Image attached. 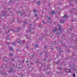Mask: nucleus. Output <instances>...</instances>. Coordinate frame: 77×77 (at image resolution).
<instances>
[{"instance_id":"11","label":"nucleus","mask_w":77,"mask_h":77,"mask_svg":"<svg viewBox=\"0 0 77 77\" xmlns=\"http://www.w3.org/2000/svg\"><path fill=\"white\" fill-rule=\"evenodd\" d=\"M75 74L74 73L73 75V77H75Z\"/></svg>"},{"instance_id":"31","label":"nucleus","mask_w":77,"mask_h":77,"mask_svg":"<svg viewBox=\"0 0 77 77\" xmlns=\"http://www.w3.org/2000/svg\"><path fill=\"white\" fill-rule=\"evenodd\" d=\"M22 15V14H21V15Z\"/></svg>"},{"instance_id":"10","label":"nucleus","mask_w":77,"mask_h":77,"mask_svg":"<svg viewBox=\"0 0 77 77\" xmlns=\"http://www.w3.org/2000/svg\"><path fill=\"white\" fill-rule=\"evenodd\" d=\"M35 47H38V45H36L35 46Z\"/></svg>"},{"instance_id":"27","label":"nucleus","mask_w":77,"mask_h":77,"mask_svg":"<svg viewBox=\"0 0 77 77\" xmlns=\"http://www.w3.org/2000/svg\"><path fill=\"white\" fill-rule=\"evenodd\" d=\"M43 23H44V21H43Z\"/></svg>"},{"instance_id":"5","label":"nucleus","mask_w":77,"mask_h":77,"mask_svg":"<svg viewBox=\"0 0 77 77\" xmlns=\"http://www.w3.org/2000/svg\"><path fill=\"white\" fill-rule=\"evenodd\" d=\"M10 51H13V50H14V49H13L12 48H11L10 49Z\"/></svg>"},{"instance_id":"13","label":"nucleus","mask_w":77,"mask_h":77,"mask_svg":"<svg viewBox=\"0 0 77 77\" xmlns=\"http://www.w3.org/2000/svg\"><path fill=\"white\" fill-rule=\"evenodd\" d=\"M60 29H61V27H60L59 29V30H60Z\"/></svg>"},{"instance_id":"16","label":"nucleus","mask_w":77,"mask_h":77,"mask_svg":"<svg viewBox=\"0 0 77 77\" xmlns=\"http://www.w3.org/2000/svg\"><path fill=\"white\" fill-rule=\"evenodd\" d=\"M35 17H36V16H37V14H35Z\"/></svg>"},{"instance_id":"21","label":"nucleus","mask_w":77,"mask_h":77,"mask_svg":"<svg viewBox=\"0 0 77 77\" xmlns=\"http://www.w3.org/2000/svg\"><path fill=\"white\" fill-rule=\"evenodd\" d=\"M31 25H29V26H31Z\"/></svg>"},{"instance_id":"6","label":"nucleus","mask_w":77,"mask_h":77,"mask_svg":"<svg viewBox=\"0 0 77 77\" xmlns=\"http://www.w3.org/2000/svg\"><path fill=\"white\" fill-rule=\"evenodd\" d=\"M54 29L55 30V31H53V32H56V30H57V28H54Z\"/></svg>"},{"instance_id":"25","label":"nucleus","mask_w":77,"mask_h":77,"mask_svg":"<svg viewBox=\"0 0 77 77\" xmlns=\"http://www.w3.org/2000/svg\"><path fill=\"white\" fill-rule=\"evenodd\" d=\"M27 48H29V47H27Z\"/></svg>"},{"instance_id":"3","label":"nucleus","mask_w":77,"mask_h":77,"mask_svg":"<svg viewBox=\"0 0 77 77\" xmlns=\"http://www.w3.org/2000/svg\"><path fill=\"white\" fill-rule=\"evenodd\" d=\"M40 3H41V2L38 1L37 2V5H40Z\"/></svg>"},{"instance_id":"23","label":"nucleus","mask_w":77,"mask_h":77,"mask_svg":"<svg viewBox=\"0 0 77 77\" xmlns=\"http://www.w3.org/2000/svg\"><path fill=\"white\" fill-rule=\"evenodd\" d=\"M24 61H23V62H24Z\"/></svg>"},{"instance_id":"28","label":"nucleus","mask_w":77,"mask_h":77,"mask_svg":"<svg viewBox=\"0 0 77 77\" xmlns=\"http://www.w3.org/2000/svg\"><path fill=\"white\" fill-rule=\"evenodd\" d=\"M19 43V44H20V43Z\"/></svg>"},{"instance_id":"20","label":"nucleus","mask_w":77,"mask_h":77,"mask_svg":"<svg viewBox=\"0 0 77 77\" xmlns=\"http://www.w3.org/2000/svg\"><path fill=\"white\" fill-rule=\"evenodd\" d=\"M12 69H10V71H12Z\"/></svg>"},{"instance_id":"1","label":"nucleus","mask_w":77,"mask_h":77,"mask_svg":"<svg viewBox=\"0 0 77 77\" xmlns=\"http://www.w3.org/2000/svg\"><path fill=\"white\" fill-rule=\"evenodd\" d=\"M65 21L64 20H60V23H63Z\"/></svg>"},{"instance_id":"7","label":"nucleus","mask_w":77,"mask_h":77,"mask_svg":"<svg viewBox=\"0 0 77 77\" xmlns=\"http://www.w3.org/2000/svg\"><path fill=\"white\" fill-rule=\"evenodd\" d=\"M9 55H10V56L11 57V56H13V54H9Z\"/></svg>"},{"instance_id":"24","label":"nucleus","mask_w":77,"mask_h":77,"mask_svg":"<svg viewBox=\"0 0 77 77\" xmlns=\"http://www.w3.org/2000/svg\"><path fill=\"white\" fill-rule=\"evenodd\" d=\"M26 63H27V61H26Z\"/></svg>"},{"instance_id":"15","label":"nucleus","mask_w":77,"mask_h":77,"mask_svg":"<svg viewBox=\"0 0 77 77\" xmlns=\"http://www.w3.org/2000/svg\"><path fill=\"white\" fill-rule=\"evenodd\" d=\"M14 59H12L11 60V61H13V60H14Z\"/></svg>"},{"instance_id":"29","label":"nucleus","mask_w":77,"mask_h":77,"mask_svg":"<svg viewBox=\"0 0 77 77\" xmlns=\"http://www.w3.org/2000/svg\"><path fill=\"white\" fill-rule=\"evenodd\" d=\"M8 32H9V31H8Z\"/></svg>"},{"instance_id":"17","label":"nucleus","mask_w":77,"mask_h":77,"mask_svg":"<svg viewBox=\"0 0 77 77\" xmlns=\"http://www.w3.org/2000/svg\"><path fill=\"white\" fill-rule=\"evenodd\" d=\"M62 69V68L60 67V68H59L60 69Z\"/></svg>"},{"instance_id":"8","label":"nucleus","mask_w":77,"mask_h":77,"mask_svg":"<svg viewBox=\"0 0 77 77\" xmlns=\"http://www.w3.org/2000/svg\"><path fill=\"white\" fill-rule=\"evenodd\" d=\"M33 12H35V13L36 12V11L35 10V9H34L33 10Z\"/></svg>"},{"instance_id":"18","label":"nucleus","mask_w":77,"mask_h":77,"mask_svg":"<svg viewBox=\"0 0 77 77\" xmlns=\"http://www.w3.org/2000/svg\"><path fill=\"white\" fill-rule=\"evenodd\" d=\"M69 72H71V70L70 69L69 70Z\"/></svg>"},{"instance_id":"9","label":"nucleus","mask_w":77,"mask_h":77,"mask_svg":"<svg viewBox=\"0 0 77 77\" xmlns=\"http://www.w3.org/2000/svg\"><path fill=\"white\" fill-rule=\"evenodd\" d=\"M29 29H30L31 30H33V28H31V27H29Z\"/></svg>"},{"instance_id":"4","label":"nucleus","mask_w":77,"mask_h":77,"mask_svg":"<svg viewBox=\"0 0 77 77\" xmlns=\"http://www.w3.org/2000/svg\"><path fill=\"white\" fill-rule=\"evenodd\" d=\"M63 18H66V14H65L64 16L63 17Z\"/></svg>"},{"instance_id":"26","label":"nucleus","mask_w":77,"mask_h":77,"mask_svg":"<svg viewBox=\"0 0 77 77\" xmlns=\"http://www.w3.org/2000/svg\"><path fill=\"white\" fill-rule=\"evenodd\" d=\"M32 56H34V55H33Z\"/></svg>"},{"instance_id":"14","label":"nucleus","mask_w":77,"mask_h":77,"mask_svg":"<svg viewBox=\"0 0 77 77\" xmlns=\"http://www.w3.org/2000/svg\"><path fill=\"white\" fill-rule=\"evenodd\" d=\"M12 44L13 45H14V43L12 42Z\"/></svg>"},{"instance_id":"22","label":"nucleus","mask_w":77,"mask_h":77,"mask_svg":"<svg viewBox=\"0 0 77 77\" xmlns=\"http://www.w3.org/2000/svg\"><path fill=\"white\" fill-rule=\"evenodd\" d=\"M23 75H22V76H23Z\"/></svg>"},{"instance_id":"30","label":"nucleus","mask_w":77,"mask_h":77,"mask_svg":"<svg viewBox=\"0 0 77 77\" xmlns=\"http://www.w3.org/2000/svg\"><path fill=\"white\" fill-rule=\"evenodd\" d=\"M28 65H29V64H28Z\"/></svg>"},{"instance_id":"19","label":"nucleus","mask_w":77,"mask_h":77,"mask_svg":"<svg viewBox=\"0 0 77 77\" xmlns=\"http://www.w3.org/2000/svg\"><path fill=\"white\" fill-rule=\"evenodd\" d=\"M45 48H47V47H46V46H45Z\"/></svg>"},{"instance_id":"12","label":"nucleus","mask_w":77,"mask_h":77,"mask_svg":"<svg viewBox=\"0 0 77 77\" xmlns=\"http://www.w3.org/2000/svg\"><path fill=\"white\" fill-rule=\"evenodd\" d=\"M50 17H48V20H50Z\"/></svg>"},{"instance_id":"2","label":"nucleus","mask_w":77,"mask_h":77,"mask_svg":"<svg viewBox=\"0 0 77 77\" xmlns=\"http://www.w3.org/2000/svg\"><path fill=\"white\" fill-rule=\"evenodd\" d=\"M56 13L54 11H52L51 12V14H55Z\"/></svg>"}]
</instances>
